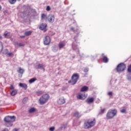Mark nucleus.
I'll use <instances>...</instances> for the list:
<instances>
[{
    "mask_svg": "<svg viewBox=\"0 0 131 131\" xmlns=\"http://www.w3.org/2000/svg\"><path fill=\"white\" fill-rule=\"evenodd\" d=\"M127 71L129 73H131V64L128 67Z\"/></svg>",
    "mask_w": 131,
    "mask_h": 131,
    "instance_id": "nucleus-32",
    "label": "nucleus"
},
{
    "mask_svg": "<svg viewBox=\"0 0 131 131\" xmlns=\"http://www.w3.org/2000/svg\"><path fill=\"white\" fill-rule=\"evenodd\" d=\"M13 125V124H10V125H9V126H12Z\"/></svg>",
    "mask_w": 131,
    "mask_h": 131,
    "instance_id": "nucleus-50",
    "label": "nucleus"
},
{
    "mask_svg": "<svg viewBox=\"0 0 131 131\" xmlns=\"http://www.w3.org/2000/svg\"><path fill=\"white\" fill-rule=\"evenodd\" d=\"M77 98L79 100H83V98L82 97V94L81 93H79L77 95Z\"/></svg>",
    "mask_w": 131,
    "mask_h": 131,
    "instance_id": "nucleus-21",
    "label": "nucleus"
},
{
    "mask_svg": "<svg viewBox=\"0 0 131 131\" xmlns=\"http://www.w3.org/2000/svg\"><path fill=\"white\" fill-rule=\"evenodd\" d=\"M20 38H24L25 37V35L20 36Z\"/></svg>",
    "mask_w": 131,
    "mask_h": 131,
    "instance_id": "nucleus-45",
    "label": "nucleus"
},
{
    "mask_svg": "<svg viewBox=\"0 0 131 131\" xmlns=\"http://www.w3.org/2000/svg\"><path fill=\"white\" fill-rule=\"evenodd\" d=\"M49 99H50L49 94H45L40 98L39 100V103L40 105H43V104H46L49 101Z\"/></svg>",
    "mask_w": 131,
    "mask_h": 131,
    "instance_id": "nucleus-2",
    "label": "nucleus"
},
{
    "mask_svg": "<svg viewBox=\"0 0 131 131\" xmlns=\"http://www.w3.org/2000/svg\"><path fill=\"white\" fill-rule=\"evenodd\" d=\"M2 10V6L0 5V11Z\"/></svg>",
    "mask_w": 131,
    "mask_h": 131,
    "instance_id": "nucleus-49",
    "label": "nucleus"
},
{
    "mask_svg": "<svg viewBox=\"0 0 131 131\" xmlns=\"http://www.w3.org/2000/svg\"><path fill=\"white\" fill-rule=\"evenodd\" d=\"M104 112H105V108L101 109V111H100V113H101V114H103V113H104Z\"/></svg>",
    "mask_w": 131,
    "mask_h": 131,
    "instance_id": "nucleus-39",
    "label": "nucleus"
},
{
    "mask_svg": "<svg viewBox=\"0 0 131 131\" xmlns=\"http://www.w3.org/2000/svg\"><path fill=\"white\" fill-rule=\"evenodd\" d=\"M71 30H74V28H71Z\"/></svg>",
    "mask_w": 131,
    "mask_h": 131,
    "instance_id": "nucleus-48",
    "label": "nucleus"
},
{
    "mask_svg": "<svg viewBox=\"0 0 131 131\" xmlns=\"http://www.w3.org/2000/svg\"><path fill=\"white\" fill-rule=\"evenodd\" d=\"M121 113H126V108H123L120 111Z\"/></svg>",
    "mask_w": 131,
    "mask_h": 131,
    "instance_id": "nucleus-29",
    "label": "nucleus"
},
{
    "mask_svg": "<svg viewBox=\"0 0 131 131\" xmlns=\"http://www.w3.org/2000/svg\"><path fill=\"white\" fill-rule=\"evenodd\" d=\"M96 124V120L95 119L92 121H88L84 123V127L85 128H91L92 126H94Z\"/></svg>",
    "mask_w": 131,
    "mask_h": 131,
    "instance_id": "nucleus-3",
    "label": "nucleus"
},
{
    "mask_svg": "<svg viewBox=\"0 0 131 131\" xmlns=\"http://www.w3.org/2000/svg\"><path fill=\"white\" fill-rule=\"evenodd\" d=\"M43 43L45 46H49L51 43V38L49 36H46L43 39Z\"/></svg>",
    "mask_w": 131,
    "mask_h": 131,
    "instance_id": "nucleus-7",
    "label": "nucleus"
},
{
    "mask_svg": "<svg viewBox=\"0 0 131 131\" xmlns=\"http://www.w3.org/2000/svg\"><path fill=\"white\" fill-rule=\"evenodd\" d=\"M64 47H65V43L64 42H60L58 44V48H59V50H61V49H63V48H64Z\"/></svg>",
    "mask_w": 131,
    "mask_h": 131,
    "instance_id": "nucleus-15",
    "label": "nucleus"
},
{
    "mask_svg": "<svg viewBox=\"0 0 131 131\" xmlns=\"http://www.w3.org/2000/svg\"><path fill=\"white\" fill-rule=\"evenodd\" d=\"M2 131H9V129H8V128H5L4 130H3Z\"/></svg>",
    "mask_w": 131,
    "mask_h": 131,
    "instance_id": "nucleus-46",
    "label": "nucleus"
},
{
    "mask_svg": "<svg viewBox=\"0 0 131 131\" xmlns=\"http://www.w3.org/2000/svg\"><path fill=\"white\" fill-rule=\"evenodd\" d=\"M36 94L38 96H40V95H42V94H43V92L42 91H37L36 92Z\"/></svg>",
    "mask_w": 131,
    "mask_h": 131,
    "instance_id": "nucleus-30",
    "label": "nucleus"
},
{
    "mask_svg": "<svg viewBox=\"0 0 131 131\" xmlns=\"http://www.w3.org/2000/svg\"><path fill=\"white\" fill-rule=\"evenodd\" d=\"M89 71V69H85L84 70V72H88Z\"/></svg>",
    "mask_w": 131,
    "mask_h": 131,
    "instance_id": "nucleus-44",
    "label": "nucleus"
},
{
    "mask_svg": "<svg viewBox=\"0 0 131 131\" xmlns=\"http://www.w3.org/2000/svg\"><path fill=\"white\" fill-rule=\"evenodd\" d=\"M107 95L109 96L110 97H111L113 95V92H109L107 93Z\"/></svg>",
    "mask_w": 131,
    "mask_h": 131,
    "instance_id": "nucleus-31",
    "label": "nucleus"
},
{
    "mask_svg": "<svg viewBox=\"0 0 131 131\" xmlns=\"http://www.w3.org/2000/svg\"><path fill=\"white\" fill-rule=\"evenodd\" d=\"M127 79L128 80H129L130 81H131V76H128Z\"/></svg>",
    "mask_w": 131,
    "mask_h": 131,
    "instance_id": "nucleus-42",
    "label": "nucleus"
},
{
    "mask_svg": "<svg viewBox=\"0 0 131 131\" xmlns=\"http://www.w3.org/2000/svg\"><path fill=\"white\" fill-rule=\"evenodd\" d=\"M8 53H9V50H8V49H5V51L3 52V54H4L5 55H7Z\"/></svg>",
    "mask_w": 131,
    "mask_h": 131,
    "instance_id": "nucleus-36",
    "label": "nucleus"
},
{
    "mask_svg": "<svg viewBox=\"0 0 131 131\" xmlns=\"http://www.w3.org/2000/svg\"><path fill=\"white\" fill-rule=\"evenodd\" d=\"M36 80V78H33L29 80V83H33Z\"/></svg>",
    "mask_w": 131,
    "mask_h": 131,
    "instance_id": "nucleus-27",
    "label": "nucleus"
},
{
    "mask_svg": "<svg viewBox=\"0 0 131 131\" xmlns=\"http://www.w3.org/2000/svg\"><path fill=\"white\" fill-rule=\"evenodd\" d=\"M57 103L59 105H63V104L65 103V99L64 97H61L57 100Z\"/></svg>",
    "mask_w": 131,
    "mask_h": 131,
    "instance_id": "nucleus-10",
    "label": "nucleus"
},
{
    "mask_svg": "<svg viewBox=\"0 0 131 131\" xmlns=\"http://www.w3.org/2000/svg\"><path fill=\"white\" fill-rule=\"evenodd\" d=\"M117 114V110H108L107 113L106 114V118L107 119H112L113 117L116 116Z\"/></svg>",
    "mask_w": 131,
    "mask_h": 131,
    "instance_id": "nucleus-1",
    "label": "nucleus"
},
{
    "mask_svg": "<svg viewBox=\"0 0 131 131\" xmlns=\"http://www.w3.org/2000/svg\"><path fill=\"white\" fill-rule=\"evenodd\" d=\"M39 29L40 30H43L44 31H47V24H42L39 27Z\"/></svg>",
    "mask_w": 131,
    "mask_h": 131,
    "instance_id": "nucleus-11",
    "label": "nucleus"
},
{
    "mask_svg": "<svg viewBox=\"0 0 131 131\" xmlns=\"http://www.w3.org/2000/svg\"><path fill=\"white\" fill-rule=\"evenodd\" d=\"M31 33H32V31H27V32H25L24 34L26 36H28L29 35H31Z\"/></svg>",
    "mask_w": 131,
    "mask_h": 131,
    "instance_id": "nucleus-23",
    "label": "nucleus"
},
{
    "mask_svg": "<svg viewBox=\"0 0 131 131\" xmlns=\"http://www.w3.org/2000/svg\"><path fill=\"white\" fill-rule=\"evenodd\" d=\"M102 60L104 63H108V59L107 57L103 56Z\"/></svg>",
    "mask_w": 131,
    "mask_h": 131,
    "instance_id": "nucleus-24",
    "label": "nucleus"
},
{
    "mask_svg": "<svg viewBox=\"0 0 131 131\" xmlns=\"http://www.w3.org/2000/svg\"><path fill=\"white\" fill-rule=\"evenodd\" d=\"M16 120V117L15 116H8L4 118V121L5 122H13Z\"/></svg>",
    "mask_w": 131,
    "mask_h": 131,
    "instance_id": "nucleus-6",
    "label": "nucleus"
},
{
    "mask_svg": "<svg viewBox=\"0 0 131 131\" xmlns=\"http://www.w3.org/2000/svg\"><path fill=\"white\" fill-rule=\"evenodd\" d=\"M58 49L59 48H58V46H54L52 47V51H53V52H54V53L58 52Z\"/></svg>",
    "mask_w": 131,
    "mask_h": 131,
    "instance_id": "nucleus-18",
    "label": "nucleus"
},
{
    "mask_svg": "<svg viewBox=\"0 0 131 131\" xmlns=\"http://www.w3.org/2000/svg\"><path fill=\"white\" fill-rule=\"evenodd\" d=\"M72 48L74 51H76V52H78V53H79V50H78V43H77L76 41L73 43Z\"/></svg>",
    "mask_w": 131,
    "mask_h": 131,
    "instance_id": "nucleus-9",
    "label": "nucleus"
},
{
    "mask_svg": "<svg viewBox=\"0 0 131 131\" xmlns=\"http://www.w3.org/2000/svg\"><path fill=\"white\" fill-rule=\"evenodd\" d=\"M47 11H51V7L50 6H47L46 8Z\"/></svg>",
    "mask_w": 131,
    "mask_h": 131,
    "instance_id": "nucleus-40",
    "label": "nucleus"
},
{
    "mask_svg": "<svg viewBox=\"0 0 131 131\" xmlns=\"http://www.w3.org/2000/svg\"><path fill=\"white\" fill-rule=\"evenodd\" d=\"M49 130L50 131H54L55 130V127H51L49 128Z\"/></svg>",
    "mask_w": 131,
    "mask_h": 131,
    "instance_id": "nucleus-38",
    "label": "nucleus"
},
{
    "mask_svg": "<svg viewBox=\"0 0 131 131\" xmlns=\"http://www.w3.org/2000/svg\"><path fill=\"white\" fill-rule=\"evenodd\" d=\"M74 116L75 117L79 118L80 116H81V114H80L79 113L76 112L74 114Z\"/></svg>",
    "mask_w": 131,
    "mask_h": 131,
    "instance_id": "nucleus-22",
    "label": "nucleus"
},
{
    "mask_svg": "<svg viewBox=\"0 0 131 131\" xmlns=\"http://www.w3.org/2000/svg\"><path fill=\"white\" fill-rule=\"evenodd\" d=\"M4 36H5V37H6V38H8V37H9V36H10V33L8 32H5L4 33Z\"/></svg>",
    "mask_w": 131,
    "mask_h": 131,
    "instance_id": "nucleus-26",
    "label": "nucleus"
},
{
    "mask_svg": "<svg viewBox=\"0 0 131 131\" xmlns=\"http://www.w3.org/2000/svg\"><path fill=\"white\" fill-rule=\"evenodd\" d=\"M28 100V98H25L23 99V103H26Z\"/></svg>",
    "mask_w": 131,
    "mask_h": 131,
    "instance_id": "nucleus-35",
    "label": "nucleus"
},
{
    "mask_svg": "<svg viewBox=\"0 0 131 131\" xmlns=\"http://www.w3.org/2000/svg\"><path fill=\"white\" fill-rule=\"evenodd\" d=\"M94 100L95 99L93 97L88 98H87L86 101L87 102V103L88 104H92V103H93V102H94Z\"/></svg>",
    "mask_w": 131,
    "mask_h": 131,
    "instance_id": "nucleus-13",
    "label": "nucleus"
},
{
    "mask_svg": "<svg viewBox=\"0 0 131 131\" xmlns=\"http://www.w3.org/2000/svg\"><path fill=\"white\" fill-rule=\"evenodd\" d=\"M126 68V66L124 63H121L117 67L116 70L117 72H122L125 70Z\"/></svg>",
    "mask_w": 131,
    "mask_h": 131,
    "instance_id": "nucleus-5",
    "label": "nucleus"
},
{
    "mask_svg": "<svg viewBox=\"0 0 131 131\" xmlns=\"http://www.w3.org/2000/svg\"><path fill=\"white\" fill-rule=\"evenodd\" d=\"M48 19V16H47V15L46 14H42L41 15V19L42 20H47Z\"/></svg>",
    "mask_w": 131,
    "mask_h": 131,
    "instance_id": "nucleus-25",
    "label": "nucleus"
},
{
    "mask_svg": "<svg viewBox=\"0 0 131 131\" xmlns=\"http://www.w3.org/2000/svg\"><path fill=\"white\" fill-rule=\"evenodd\" d=\"M17 0H9V3L11 5H14L16 3Z\"/></svg>",
    "mask_w": 131,
    "mask_h": 131,
    "instance_id": "nucleus-28",
    "label": "nucleus"
},
{
    "mask_svg": "<svg viewBox=\"0 0 131 131\" xmlns=\"http://www.w3.org/2000/svg\"><path fill=\"white\" fill-rule=\"evenodd\" d=\"M36 108L34 107H31L29 110L28 112L29 113H30V114H32V113H34V112H36Z\"/></svg>",
    "mask_w": 131,
    "mask_h": 131,
    "instance_id": "nucleus-16",
    "label": "nucleus"
},
{
    "mask_svg": "<svg viewBox=\"0 0 131 131\" xmlns=\"http://www.w3.org/2000/svg\"><path fill=\"white\" fill-rule=\"evenodd\" d=\"M17 45L18 47H24V44L23 43H17Z\"/></svg>",
    "mask_w": 131,
    "mask_h": 131,
    "instance_id": "nucleus-34",
    "label": "nucleus"
},
{
    "mask_svg": "<svg viewBox=\"0 0 131 131\" xmlns=\"http://www.w3.org/2000/svg\"><path fill=\"white\" fill-rule=\"evenodd\" d=\"M7 55L9 57H11V56H13V53H8V54H7Z\"/></svg>",
    "mask_w": 131,
    "mask_h": 131,
    "instance_id": "nucleus-41",
    "label": "nucleus"
},
{
    "mask_svg": "<svg viewBox=\"0 0 131 131\" xmlns=\"http://www.w3.org/2000/svg\"><path fill=\"white\" fill-rule=\"evenodd\" d=\"M3 51V43L0 41V52H2Z\"/></svg>",
    "mask_w": 131,
    "mask_h": 131,
    "instance_id": "nucleus-33",
    "label": "nucleus"
},
{
    "mask_svg": "<svg viewBox=\"0 0 131 131\" xmlns=\"http://www.w3.org/2000/svg\"><path fill=\"white\" fill-rule=\"evenodd\" d=\"M17 72H18L21 75L25 72V70L24 69H22L21 68H18V70H17Z\"/></svg>",
    "mask_w": 131,
    "mask_h": 131,
    "instance_id": "nucleus-17",
    "label": "nucleus"
},
{
    "mask_svg": "<svg viewBox=\"0 0 131 131\" xmlns=\"http://www.w3.org/2000/svg\"><path fill=\"white\" fill-rule=\"evenodd\" d=\"M48 20L49 23H54L55 21V15L53 14H49L48 16Z\"/></svg>",
    "mask_w": 131,
    "mask_h": 131,
    "instance_id": "nucleus-8",
    "label": "nucleus"
},
{
    "mask_svg": "<svg viewBox=\"0 0 131 131\" xmlns=\"http://www.w3.org/2000/svg\"><path fill=\"white\" fill-rule=\"evenodd\" d=\"M13 131H18V130L17 129L15 128V129H13Z\"/></svg>",
    "mask_w": 131,
    "mask_h": 131,
    "instance_id": "nucleus-47",
    "label": "nucleus"
},
{
    "mask_svg": "<svg viewBox=\"0 0 131 131\" xmlns=\"http://www.w3.org/2000/svg\"><path fill=\"white\" fill-rule=\"evenodd\" d=\"M36 68L37 69L43 70L45 71V65L43 64H39L36 67Z\"/></svg>",
    "mask_w": 131,
    "mask_h": 131,
    "instance_id": "nucleus-12",
    "label": "nucleus"
},
{
    "mask_svg": "<svg viewBox=\"0 0 131 131\" xmlns=\"http://www.w3.org/2000/svg\"><path fill=\"white\" fill-rule=\"evenodd\" d=\"M19 86H20V88H23V89H24V90H26L27 89V84L25 83H19Z\"/></svg>",
    "mask_w": 131,
    "mask_h": 131,
    "instance_id": "nucleus-14",
    "label": "nucleus"
},
{
    "mask_svg": "<svg viewBox=\"0 0 131 131\" xmlns=\"http://www.w3.org/2000/svg\"><path fill=\"white\" fill-rule=\"evenodd\" d=\"M82 97H83V100H84L86 97H88V94H82Z\"/></svg>",
    "mask_w": 131,
    "mask_h": 131,
    "instance_id": "nucleus-37",
    "label": "nucleus"
},
{
    "mask_svg": "<svg viewBox=\"0 0 131 131\" xmlns=\"http://www.w3.org/2000/svg\"><path fill=\"white\" fill-rule=\"evenodd\" d=\"M89 90V87L86 86H84L81 88V92H86Z\"/></svg>",
    "mask_w": 131,
    "mask_h": 131,
    "instance_id": "nucleus-19",
    "label": "nucleus"
},
{
    "mask_svg": "<svg viewBox=\"0 0 131 131\" xmlns=\"http://www.w3.org/2000/svg\"><path fill=\"white\" fill-rule=\"evenodd\" d=\"M78 78H79V76L77 74H74L72 76V79L70 81H69V83H71L72 85L75 84L76 82H77V80H78Z\"/></svg>",
    "mask_w": 131,
    "mask_h": 131,
    "instance_id": "nucleus-4",
    "label": "nucleus"
},
{
    "mask_svg": "<svg viewBox=\"0 0 131 131\" xmlns=\"http://www.w3.org/2000/svg\"><path fill=\"white\" fill-rule=\"evenodd\" d=\"M17 93H18V90H14L10 93V95L11 96H15V95H17Z\"/></svg>",
    "mask_w": 131,
    "mask_h": 131,
    "instance_id": "nucleus-20",
    "label": "nucleus"
},
{
    "mask_svg": "<svg viewBox=\"0 0 131 131\" xmlns=\"http://www.w3.org/2000/svg\"><path fill=\"white\" fill-rule=\"evenodd\" d=\"M14 86L13 85H11L10 86V90H14Z\"/></svg>",
    "mask_w": 131,
    "mask_h": 131,
    "instance_id": "nucleus-43",
    "label": "nucleus"
}]
</instances>
